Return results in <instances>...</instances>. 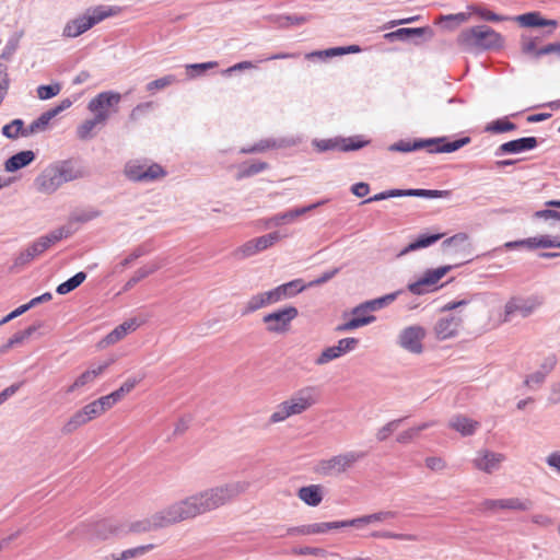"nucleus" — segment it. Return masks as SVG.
Returning a JSON list of instances; mask_svg holds the SVG:
<instances>
[{
    "label": "nucleus",
    "instance_id": "1",
    "mask_svg": "<svg viewBox=\"0 0 560 560\" xmlns=\"http://www.w3.org/2000/svg\"><path fill=\"white\" fill-rule=\"evenodd\" d=\"M77 530L85 535L86 540L90 542L106 541L129 534L144 533L142 518L129 521L119 516H109L89 524H83L77 527Z\"/></svg>",
    "mask_w": 560,
    "mask_h": 560
},
{
    "label": "nucleus",
    "instance_id": "2",
    "mask_svg": "<svg viewBox=\"0 0 560 560\" xmlns=\"http://www.w3.org/2000/svg\"><path fill=\"white\" fill-rule=\"evenodd\" d=\"M249 487L246 481H234L208 488L191 494L197 516L215 511L245 493Z\"/></svg>",
    "mask_w": 560,
    "mask_h": 560
},
{
    "label": "nucleus",
    "instance_id": "3",
    "mask_svg": "<svg viewBox=\"0 0 560 560\" xmlns=\"http://www.w3.org/2000/svg\"><path fill=\"white\" fill-rule=\"evenodd\" d=\"M196 517L197 514L189 495L165 506L148 517L142 518V524L144 533H149Z\"/></svg>",
    "mask_w": 560,
    "mask_h": 560
},
{
    "label": "nucleus",
    "instance_id": "4",
    "mask_svg": "<svg viewBox=\"0 0 560 560\" xmlns=\"http://www.w3.org/2000/svg\"><path fill=\"white\" fill-rule=\"evenodd\" d=\"M394 517V513L392 512H378L352 520L346 521H335V522H323V523H314L308 525H302L296 527H291L288 529L287 534L289 536H308V535H318L326 534L332 529H339L343 527H362L364 525L383 522L388 518Z\"/></svg>",
    "mask_w": 560,
    "mask_h": 560
},
{
    "label": "nucleus",
    "instance_id": "5",
    "mask_svg": "<svg viewBox=\"0 0 560 560\" xmlns=\"http://www.w3.org/2000/svg\"><path fill=\"white\" fill-rule=\"evenodd\" d=\"M456 42L464 51L472 52L499 48L503 45V37L487 25H477L463 30Z\"/></svg>",
    "mask_w": 560,
    "mask_h": 560
},
{
    "label": "nucleus",
    "instance_id": "6",
    "mask_svg": "<svg viewBox=\"0 0 560 560\" xmlns=\"http://www.w3.org/2000/svg\"><path fill=\"white\" fill-rule=\"evenodd\" d=\"M316 402L317 394L315 389L312 387L302 388L275 408L269 417V422L272 424L280 423L291 417L302 415Z\"/></svg>",
    "mask_w": 560,
    "mask_h": 560
},
{
    "label": "nucleus",
    "instance_id": "7",
    "mask_svg": "<svg viewBox=\"0 0 560 560\" xmlns=\"http://www.w3.org/2000/svg\"><path fill=\"white\" fill-rule=\"evenodd\" d=\"M81 174L68 163L47 166L35 178L34 186L40 194L51 195L65 183L79 178Z\"/></svg>",
    "mask_w": 560,
    "mask_h": 560
},
{
    "label": "nucleus",
    "instance_id": "8",
    "mask_svg": "<svg viewBox=\"0 0 560 560\" xmlns=\"http://www.w3.org/2000/svg\"><path fill=\"white\" fill-rule=\"evenodd\" d=\"M470 142L469 137H464L454 141H447L446 138H434L428 140H416L413 142L399 141L389 147L390 151L410 152L420 149H427L430 153H450L454 152Z\"/></svg>",
    "mask_w": 560,
    "mask_h": 560
},
{
    "label": "nucleus",
    "instance_id": "9",
    "mask_svg": "<svg viewBox=\"0 0 560 560\" xmlns=\"http://www.w3.org/2000/svg\"><path fill=\"white\" fill-rule=\"evenodd\" d=\"M115 7L98 5L89 10L84 15L69 21L63 28V36L78 37L103 20L118 14Z\"/></svg>",
    "mask_w": 560,
    "mask_h": 560
},
{
    "label": "nucleus",
    "instance_id": "10",
    "mask_svg": "<svg viewBox=\"0 0 560 560\" xmlns=\"http://www.w3.org/2000/svg\"><path fill=\"white\" fill-rule=\"evenodd\" d=\"M121 96L117 92H102L89 102L88 109L94 115L96 121L105 124L112 113L117 112Z\"/></svg>",
    "mask_w": 560,
    "mask_h": 560
},
{
    "label": "nucleus",
    "instance_id": "11",
    "mask_svg": "<svg viewBox=\"0 0 560 560\" xmlns=\"http://www.w3.org/2000/svg\"><path fill=\"white\" fill-rule=\"evenodd\" d=\"M299 316L295 306H285L262 317V323L269 334L283 335L290 331L292 322Z\"/></svg>",
    "mask_w": 560,
    "mask_h": 560
},
{
    "label": "nucleus",
    "instance_id": "12",
    "mask_svg": "<svg viewBox=\"0 0 560 560\" xmlns=\"http://www.w3.org/2000/svg\"><path fill=\"white\" fill-rule=\"evenodd\" d=\"M69 232L65 229H58L50 232L47 235H44L33 242L24 252H22L16 258V265H25L32 261L35 257L45 253L49 247H51L57 242L67 237Z\"/></svg>",
    "mask_w": 560,
    "mask_h": 560
},
{
    "label": "nucleus",
    "instance_id": "13",
    "mask_svg": "<svg viewBox=\"0 0 560 560\" xmlns=\"http://www.w3.org/2000/svg\"><path fill=\"white\" fill-rule=\"evenodd\" d=\"M362 457L363 453L358 452L339 454L328 459L320 460L316 470L325 476L342 474L351 468Z\"/></svg>",
    "mask_w": 560,
    "mask_h": 560
},
{
    "label": "nucleus",
    "instance_id": "14",
    "mask_svg": "<svg viewBox=\"0 0 560 560\" xmlns=\"http://www.w3.org/2000/svg\"><path fill=\"white\" fill-rule=\"evenodd\" d=\"M287 235H282L280 232H271L269 234L252 238L241 245L235 254L241 258L252 257L271 246Z\"/></svg>",
    "mask_w": 560,
    "mask_h": 560
},
{
    "label": "nucleus",
    "instance_id": "15",
    "mask_svg": "<svg viewBox=\"0 0 560 560\" xmlns=\"http://www.w3.org/2000/svg\"><path fill=\"white\" fill-rule=\"evenodd\" d=\"M110 364L112 361H105L97 365H91L74 378V381L66 388V393H77L91 386L106 372Z\"/></svg>",
    "mask_w": 560,
    "mask_h": 560
},
{
    "label": "nucleus",
    "instance_id": "16",
    "mask_svg": "<svg viewBox=\"0 0 560 560\" xmlns=\"http://www.w3.org/2000/svg\"><path fill=\"white\" fill-rule=\"evenodd\" d=\"M452 269V266H442L427 270L421 279L408 285V290L417 295L435 290V284Z\"/></svg>",
    "mask_w": 560,
    "mask_h": 560
},
{
    "label": "nucleus",
    "instance_id": "17",
    "mask_svg": "<svg viewBox=\"0 0 560 560\" xmlns=\"http://www.w3.org/2000/svg\"><path fill=\"white\" fill-rule=\"evenodd\" d=\"M448 195L447 190H431V189H390L374 195L373 197L364 200V203L380 201L393 197H423V198H443Z\"/></svg>",
    "mask_w": 560,
    "mask_h": 560
},
{
    "label": "nucleus",
    "instance_id": "18",
    "mask_svg": "<svg viewBox=\"0 0 560 560\" xmlns=\"http://www.w3.org/2000/svg\"><path fill=\"white\" fill-rule=\"evenodd\" d=\"M126 176L136 182H151L165 176V172L159 164L130 163L125 168Z\"/></svg>",
    "mask_w": 560,
    "mask_h": 560
},
{
    "label": "nucleus",
    "instance_id": "19",
    "mask_svg": "<svg viewBox=\"0 0 560 560\" xmlns=\"http://www.w3.org/2000/svg\"><path fill=\"white\" fill-rule=\"evenodd\" d=\"M373 311L376 310L370 306V301L358 305L352 311L353 317L345 324L338 326L337 330L349 331L375 322V316L370 314Z\"/></svg>",
    "mask_w": 560,
    "mask_h": 560
},
{
    "label": "nucleus",
    "instance_id": "20",
    "mask_svg": "<svg viewBox=\"0 0 560 560\" xmlns=\"http://www.w3.org/2000/svg\"><path fill=\"white\" fill-rule=\"evenodd\" d=\"M533 505L529 499L506 498V499H490L482 503L485 510L498 512L503 510L509 511H528Z\"/></svg>",
    "mask_w": 560,
    "mask_h": 560
},
{
    "label": "nucleus",
    "instance_id": "21",
    "mask_svg": "<svg viewBox=\"0 0 560 560\" xmlns=\"http://www.w3.org/2000/svg\"><path fill=\"white\" fill-rule=\"evenodd\" d=\"M425 337V329L421 326H409L405 328L399 335L400 346L412 352L421 353L423 350L422 340Z\"/></svg>",
    "mask_w": 560,
    "mask_h": 560
},
{
    "label": "nucleus",
    "instance_id": "22",
    "mask_svg": "<svg viewBox=\"0 0 560 560\" xmlns=\"http://www.w3.org/2000/svg\"><path fill=\"white\" fill-rule=\"evenodd\" d=\"M462 319L456 316L441 317L433 327V332L439 340H446L458 334Z\"/></svg>",
    "mask_w": 560,
    "mask_h": 560
},
{
    "label": "nucleus",
    "instance_id": "23",
    "mask_svg": "<svg viewBox=\"0 0 560 560\" xmlns=\"http://www.w3.org/2000/svg\"><path fill=\"white\" fill-rule=\"evenodd\" d=\"M537 139L535 137H526L515 139L505 143H502L498 150L497 155L501 154H515L528 150H533L537 147Z\"/></svg>",
    "mask_w": 560,
    "mask_h": 560
},
{
    "label": "nucleus",
    "instance_id": "24",
    "mask_svg": "<svg viewBox=\"0 0 560 560\" xmlns=\"http://www.w3.org/2000/svg\"><path fill=\"white\" fill-rule=\"evenodd\" d=\"M541 305V301L537 298L530 299L527 301H521L516 299H512L505 304V318L506 322L509 316L514 313H520L523 317L532 314L538 306Z\"/></svg>",
    "mask_w": 560,
    "mask_h": 560
},
{
    "label": "nucleus",
    "instance_id": "25",
    "mask_svg": "<svg viewBox=\"0 0 560 560\" xmlns=\"http://www.w3.org/2000/svg\"><path fill=\"white\" fill-rule=\"evenodd\" d=\"M514 20L523 27H551L552 31L558 27L556 20H547L539 12H528L514 18Z\"/></svg>",
    "mask_w": 560,
    "mask_h": 560
},
{
    "label": "nucleus",
    "instance_id": "26",
    "mask_svg": "<svg viewBox=\"0 0 560 560\" xmlns=\"http://www.w3.org/2000/svg\"><path fill=\"white\" fill-rule=\"evenodd\" d=\"M502 460L501 454L483 451L474 459V465L477 469L490 474L499 467Z\"/></svg>",
    "mask_w": 560,
    "mask_h": 560
},
{
    "label": "nucleus",
    "instance_id": "27",
    "mask_svg": "<svg viewBox=\"0 0 560 560\" xmlns=\"http://www.w3.org/2000/svg\"><path fill=\"white\" fill-rule=\"evenodd\" d=\"M138 327V324L136 319H130L127 322H124L119 326H117L115 329H113L103 340L102 345L104 346H110L119 340L124 339L129 332L136 330Z\"/></svg>",
    "mask_w": 560,
    "mask_h": 560
},
{
    "label": "nucleus",
    "instance_id": "28",
    "mask_svg": "<svg viewBox=\"0 0 560 560\" xmlns=\"http://www.w3.org/2000/svg\"><path fill=\"white\" fill-rule=\"evenodd\" d=\"M298 497L310 506H317L323 501V487L320 485H310L299 489Z\"/></svg>",
    "mask_w": 560,
    "mask_h": 560
},
{
    "label": "nucleus",
    "instance_id": "29",
    "mask_svg": "<svg viewBox=\"0 0 560 560\" xmlns=\"http://www.w3.org/2000/svg\"><path fill=\"white\" fill-rule=\"evenodd\" d=\"M34 160L35 153L33 151H21L5 161L4 168L7 172H16L22 167L31 164Z\"/></svg>",
    "mask_w": 560,
    "mask_h": 560
},
{
    "label": "nucleus",
    "instance_id": "30",
    "mask_svg": "<svg viewBox=\"0 0 560 560\" xmlns=\"http://www.w3.org/2000/svg\"><path fill=\"white\" fill-rule=\"evenodd\" d=\"M450 427L462 435L467 436L475 433L479 428V422L459 415L450 421Z\"/></svg>",
    "mask_w": 560,
    "mask_h": 560
},
{
    "label": "nucleus",
    "instance_id": "31",
    "mask_svg": "<svg viewBox=\"0 0 560 560\" xmlns=\"http://www.w3.org/2000/svg\"><path fill=\"white\" fill-rule=\"evenodd\" d=\"M60 112V107L50 109L42 114L36 120H34L27 128H25L24 137L44 131L49 121Z\"/></svg>",
    "mask_w": 560,
    "mask_h": 560
},
{
    "label": "nucleus",
    "instance_id": "32",
    "mask_svg": "<svg viewBox=\"0 0 560 560\" xmlns=\"http://www.w3.org/2000/svg\"><path fill=\"white\" fill-rule=\"evenodd\" d=\"M360 51H361V48L358 45H350V46H346V47H335V48H329V49H325V50L313 51V52L306 54L305 57L307 59H312L314 57L331 58L335 56H341V55H347V54H357Z\"/></svg>",
    "mask_w": 560,
    "mask_h": 560
},
{
    "label": "nucleus",
    "instance_id": "33",
    "mask_svg": "<svg viewBox=\"0 0 560 560\" xmlns=\"http://www.w3.org/2000/svg\"><path fill=\"white\" fill-rule=\"evenodd\" d=\"M315 207H317V205H311L308 207H303V208H300V209L290 210V211H288L285 213L276 214V215H273L272 218H270L268 220V224L278 226V225H281V224H285V223L292 222L296 218H299L300 215H302V214L306 213L307 211L314 209Z\"/></svg>",
    "mask_w": 560,
    "mask_h": 560
},
{
    "label": "nucleus",
    "instance_id": "34",
    "mask_svg": "<svg viewBox=\"0 0 560 560\" xmlns=\"http://www.w3.org/2000/svg\"><path fill=\"white\" fill-rule=\"evenodd\" d=\"M36 326H30L22 331L15 332L4 345L0 347V354H4L13 347L23 343L36 331Z\"/></svg>",
    "mask_w": 560,
    "mask_h": 560
},
{
    "label": "nucleus",
    "instance_id": "35",
    "mask_svg": "<svg viewBox=\"0 0 560 560\" xmlns=\"http://www.w3.org/2000/svg\"><path fill=\"white\" fill-rule=\"evenodd\" d=\"M160 268H161V262L156 261V260L151 261V262L140 267L139 269H137L133 272L132 277L126 283V287L127 288L133 287L136 283H138L139 281L143 280L144 278L149 277L150 275L154 273Z\"/></svg>",
    "mask_w": 560,
    "mask_h": 560
},
{
    "label": "nucleus",
    "instance_id": "36",
    "mask_svg": "<svg viewBox=\"0 0 560 560\" xmlns=\"http://www.w3.org/2000/svg\"><path fill=\"white\" fill-rule=\"evenodd\" d=\"M523 244H524V247H527L529 249L551 248V247L560 248V242L551 238L548 235H540V236H536V237L525 238Z\"/></svg>",
    "mask_w": 560,
    "mask_h": 560
},
{
    "label": "nucleus",
    "instance_id": "37",
    "mask_svg": "<svg viewBox=\"0 0 560 560\" xmlns=\"http://www.w3.org/2000/svg\"><path fill=\"white\" fill-rule=\"evenodd\" d=\"M89 423L88 417L84 415L82 409L75 411L68 421L62 427V432L65 434H71L77 431L79 428Z\"/></svg>",
    "mask_w": 560,
    "mask_h": 560
},
{
    "label": "nucleus",
    "instance_id": "38",
    "mask_svg": "<svg viewBox=\"0 0 560 560\" xmlns=\"http://www.w3.org/2000/svg\"><path fill=\"white\" fill-rule=\"evenodd\" d=\"M470 18V13H456V14H448V15H441L439 18L438 23H443L444 28L446 30H454L456 26L466 23Z\"/></svg>",
    "mask_w": 560,
    "mask_h": 560
},
{
    "label": "nucleus",
    "instance_id": "39",
    "mask_svg": "<svg viewBox=\"0 0 560 560\" xmlns=\"http://www.w3.org/2000/svg\"><path fill=\"white\" fill-rule=\"evenodd\" d=\"M85 279H86V273L83 271H80V272L75 273L72 278H70L69 280L60 283L57 287L56 292L60 295H65L71 291H73L74 289H77L79 285H81Z\"/></svg>",
    "mask_w": 560,
    "mask_h": 560
},
{
    "label": "nucleus",
    "instance_id": "40",
    "mask_svg": "<svg viewBox=\"0 0 560 560\" xmlns=\"http://www.w3.org/2000/svg\"><path fill=\"white\" fill-rule=\"evenodd\" d=\"M515 129L516 125L511 122L506 117L493 120L485 127V131L489 133H503Z\"/></svg>",
    "mask_w": 560,
    "mask_h": 560
},
{
    "label": "nucleus",
    "instance_id": "41",
    "mask_svg": "<svg viewBox=\"0 0 560 560\" xmlns=\"http://www.w3.org/2000/svg\"><path fill=\"white\" fill-rule=\"evenodd\" d=\"M431 425H433V423L425 422L418 427L410 428V429L399 433L397 435L396 440L398 443L408 444V443L412 442L413 440H416L419 436L421 431L430 428Z\"/></svg>",
    "mask_w": 560,
    "mask_h": 560
},
{
    "label": "nucleus",
    "instance_id": "42",
    "mask_svg": "<svg viewBox=\"0 0 560 560\" xmlns=\"http://www.w3.org/2000/svg\"><path fill=\"white\" fill-rule=\"evenodd\" d=\"M24 122L22 119H14L2 127V135L9 139L24 137Z\"/></svg>",
    "mask_w": 560,
    "mask_h": 560
},
{
    "label": "nucleus",
    "instance_id": "43",
    "mask_svg": "<svg viewBox=\"0 0 560 560\" xmlns=\"http://www.w3.org/2000/svg\"><path fill=\"white\" fill-rule=\"evenodd\" d=\"M292 144H294V141L285 142L284 140H281L278 142L276 140L267 139V140H261L260 142H258L257 144H255L253 148H250L248 150H244V152H247V153L262 152L268 149L282 148V147L292 145Z\"/></svg>",
    "mask_w": 560,
    "mask_h": 560
},
{
    "label": "nucleus",
    "instance_id": "44",
    "mask_svg": "<svg viewBox=\"0 0 560 560\" xmlns=\"http://www.w3.org/2000/svg\"><path fill=\"white\" fill-rule=\"evenodd\" d=\"M154 547L155 546L153 544H149V545H142V546H138L135 548L126 549L118 557L114 558L113 560H129L132 558L141 557V556L145 555L147 552L151 551L152 549H154Z\"/></svg>",
    "mask_w": 560,
    "mask_h": 560
},
{
    "label": "nucleus",
    "instance_id": "45",
    "mask_svg": "<svg viewBox=\"0 0 560 560\" xmlns=\"http://www.w3.org/2000/svg\"><path fill=\"white\" fill-rule=\"evenodd\" d=\"M269 303L264 292L253 295L246 303L244 314L254 313L262 307L268 306Z\"/></svg>",
    "mask_w": 560,
    "mask_h": 560
},
{
    "label": "nucleus",
    "instance_id": "46",
    "mask_svg": "<svg viewBox=\"0 0 560 560\" xmlns=\"http://www.w3.org/2000/svg\"><path fill=\"white\" fill-rule=\"evenodd\" d=\"M443 236H444V234H442V233L433 234L430 236L422 235V236L418 237L415 242L410 243L408 245V247L404 250V253L427 247V246L435 243L436 241L441 240Z\"/></svg>",
    "mask_w": 560,
    "mask_h": 560
},
{
    "label": "nucleus",
    "instance_id": "47",
    "mask_svg": "<svg viewBox=\"0 0 560 560\" xmlns=\"http://www.w3.org/2000/svg\"><path fill=\"white\" fill-rule=\"evenodd\" d=\"M471 13L477 14L480 19L489 22H501L508 20L506 16L499 15L483 7L472 5L469 7Z\"/></svg>",
    "mask_w": 560,
    "mask_h": 560
},
{
    "label": "nucleus",
    "instance_id": "48",
    "mask_svg": "<svg viewBox=\"0 0 560 560\" xmlns=\"http://www.w3.org/2000/svg\"><path fill=\"white\" fill-rule=\"evenodd\" d=\"M97 125H103L93 117L92 119L84 120L77 128V136L81 140H86L92 137L93 130Z\"/></svg>",
    "mask_w": 560,
    "mask_h": 560
},
{
    "label": "nucleus",
    "instance_id": "49",
    "mask_svg": "<svg viewBox=\"0 0 560 560\" xmlns=\"http://www.w3.org/2000/svg\"><path fill=\"white\" fill-rule=\"evenodd\" d=\"M283 299L291 298L304 289L302 281L296 279L278 287Z\"/></svg>",
    "mask_w": 560,
    "mask_h": 560
},
{
    "label": "nucleus",
    "instance_id": "50",
    "mask_svg": "<svg viewBox=\"0 0 560 560\" xmlns=\"http://www.w3.org/2000/svg\"><path fill=\"white\" fill-rule=\"evenodd\" d=\"M95 407L101 411L102 415H104L106 411L112 409L117 402H119V399L116 398V395L112 392L108 395L102 396L94 400Z\"/></svg>",
    "mask_w": 560,
    "mask_h": 560
},
{
    "label": "nucleus",
    "instance_id": "51",
    "mask_svg": "<svg viewBox=\"0 0 560 560\" xmlns=\"http://www.w3.org/2000/svg\"><path fill=\"white\" fill-rule=\"evenodd\" d=\"M268 167L266 162L256 161L253 163L244 164L241 168L240 176L248 177L265 171Z\"/></svg>",
    "mask_w": 560,
    "mask_h": 560
},
{
    "label": "nucleus",
    "instance_id": "52",
    "mask_svg": "<svg viewBox=\"0 0 560 560\" xmlns=\"http://www.w3.org/2000/svg\"><path fill=\"white\" fill-rule=\"evenodd\" d=\"M139 382V378L129 377L119 386V388H117L113 393L116 395V398H118L120 401L126 395H128L135 389Z\"/></svg>",
    "mask_w": 560,
    "mask_h": 560
},
{
    "label": "nucleus",
    "instance_id": "53",
    "mask_svg": "<svg viewBox=\"0 0 560 560\" xmlns=\"http://www.w3.org/2000/svg\"><path fill=\"white\" fill-rule=\"evenodd\" d=\"M175 82L174 75H165L163 78L151 81L147 84V91L153 93L156 90H163Z\"/></svg>",
    "mask_w": 560,
    "mask_h": 560
},
{
    "label": "nucleus",
    "instance_id": "54",
    "mask_svg": "<svg viewBox=\"0 0 560 560\" xmlns=\"http://www.w3.org/2000/svg\"><path fill=\"white\" fill-rule=\"evenodd\" d=\"M423 32H424L423 28H399L395 32L385 34V37L388 39H394V38L405 39L412 34L422 35Z\"/></svg>",
    "mask_w": 560,
    "mask_h": 560
},
{
    "label": "nucleus",
    "instance_id": "55",
    "mask_svg": "<svg viewBox=\"0 0 560 560\" xmlns=\"http://www.w3.org/2000/svg\"><path fill=\"white\" fill-rule=\"evenodd\" d=\"M341 357L340 352L338 351L336 346L326 348L320 355L316 359V364L323 365L328 363L331 360H335L337 358Z\"/></svg>",
    "mask_w": 560,
    "mask_h": 560
},
{
    "label": "nucleus",
    "instance_id": "56",
    "mask_svg": "<svg viewBox=\"0 0 560 560\" xmlns=\"http://www.w3.org/2000/svg\"><path fill=\"white\" fill-rule=\"evenodd\" d=\"M399 424L400 420H393L388 422L377 431L376 439L378 441H385L398 429Z\"/></svg>",
    "mask_w": 560,
    "mask_h": 560
},
{
    "label": "nucleus",
    "instance_id": "57",
    "mask_svg": "<svg viewBox=\"0 0 560 560\" xmlns=\"http://www.w3.org/2000/svg\"><path fill=\"white\" fill-rule=\"evenodd\" d=\"M60 92V85L57 84H50V85H40L37 88V96L40 100H48Z\"/></svg>",
    "mask_w": 560,
    "mask_h": 560
},
{
    "label": "nucleus",
    "instance_id": "58",
    "mask_svg": "<svg viewBox=\"0 0 560 560\" xmlns=\"http://www.w3.org/2000/svg\"><path fill=\"white\" fill-rule=\"evenodd\" d=\"M153 107L152 102H147L137 105L130 113V119L137 121L141 119L147 113H149Z\"/></svg>",
    "mask_w": 560,
    "mask_h": 560
},
{
    "label": "nucleus",
    "instance_id": "59",
    "mask_svg": "<svg viewBox=\"0 0 560 560\" xmlns=\"http://www.w3.org/2000/svg\"><path fill=\"white\" fill-rule=\"evenodd\" d=\"M359 343V340L357 338H343L338 341V345H336L338 351L340 354H345L351 350H353Z\"/></svg>",
    "mask_w": 560,
    "mask_h": 560
},
{
    "label": "nucleus",
    "instance_id": "60",
    "mask_svg": "<svg viewBox=\"0 0 560 560\" xmlns=\"http://www.w3.org/2000/svg\"><path fill=\"white\" fill-rule=\"evenodd\" d=\"M215 67H218L217 61H209V62H203V63L188 65L186 68L188 71L194 72L190 74L191 77H194V75H198V74L202 73L203 71H206L208 69H213Z\"/></svg>",
    "mask_w": 560,
    "mask_h": 560
},
{
    "label": "nucleus",
    "instance_id": "61",
    "mask_svg": "<svg viewBox=\"0 0 560 560\" xmlns=\"http://www.w3.org/2000/svg\"><path fill=\"white\" fill-rule=\"evenodd\" d=\"M522 50L526 55H534L537 57V51L539 50L537 48L536 39L532 37H523L522 38Z\"/></svg>",
    "mask_w": 560,
    "mask_h": 560
},
{
    "label": "nucleus",
    "instance_id": "62",
    "mask_svg": "<svg viewBox=\"0 0 560 560\" xmlns=\"http://www.w3.org/2000/svg\"><path fill=\"white\" fill-rule=\"evenodd\" d=\"M366 144L365 141L360 140L359 138H348L342 140L341 150H358L363 148Z\"/></svg>",
    "mask_w": 560,
    "mask_h": 560
},
{
    "label": "nucleus",
    "instance_id": "63",
    "mask_svg": "<svg viewBox=\"0 0 560 560\" xmlns=\"http://www.w3.org/2000/svg\"><path fill=\"white\" fill-rule=\"evenodd\" d=\"M468 242V235L466 233H458L443 242L444 247L466 245Z\"/></svg>",
    "mask_w": 560,
    "mask_h": 560
},
{
    "label": "nucleus",
    "instance_id": "64",
    "mask_svg": "<svg viewBox=\"0 0 560 560\" xmlns=\"http://www.w3.org/2000/svg\"><path fill=\"white\" fill-rule=\"evenodd\" d=\"M94 400L83 406L81 409L88 417L89 422L102 416L101 411L95 407Z\"/></svg>",
    "mask_w": 560,
    "mask_h": 560
}]
</instances>
